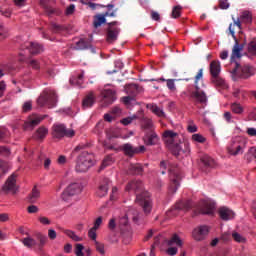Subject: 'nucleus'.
<instances>
[{
    "label": "nucleus",
    "instance_id": "423d86ee",
    "mask_svg": "<svg viewBox=\"0 0 256 256\" xmlns=\"http://www.w3.org/2000/svg\"><path fill=\"white\" fill-rule=\"evenodd\" d=\"M232 20H233V24L229 25L228 31H229V34L234 39L235 44L232 49L230 61L231 63H235V59H241V51H243V47L239 46V40H237V36H235V27H237L238 29H241V22L239 20H236L235 18H232Z\"/></svg>",
    "mask_w": 256,
    "mask_h": 256
},
{
    "label": "nucleus",
    "instance_id": "09e8293b",
    "mask_svg": "<svg viewBox=\"0 0 256 256\" xmlns=\"http://www.w3.org/2000/svg\"><path fill=\"white\" fill-rule=\"evenodd\" d=\"M65 234L68 237H70V239H72V241H76V242L83 241V239L81 237L77 236V234H75V232H73L71 230H66Z\"/></svg>",
    "mask_w": 256,
    "mask_h": 256
},
{
    "label": "nucleus",
    "instance_id": "052dcab7",
    "mask_svg": "<svg viewBox=\"0 0 256 256\" xmlns=\"http://www.w3.org/2000/svg\"><path fill=\"white\" fill-rule=\"evenodd\" d=\"M0 169L2 170L3 174L7 173L9 171V163L0 160Z\"/></svg>",
    "mask_w": 256,
    "mask_h": 256
},
{
    "label": "nucleus",
    "instance_id": "0e129e2a",
    "mask_svg": "<svg viewBox=\"0 0 256 256\" xmlns=\"http://www.w3.org/2000/svg\"><path fill=\"white\" fill-rule=\"evenodd\" d=\"M9 135V131L7 130V128H0V141L2 139H5V137H8Z\"/></svg>",
    "mask_w": 256,
    "mask_h": 256
},
{
    "label": "nucleus",
    "instance_id": "72a5a7b5",
    "mask_svg": "<svg viewBox=\"0 0 256 256\" xmlns=\"http://www.w3.org/2000/svg\"><path fill=\"white\" fill-rule=\"evenodd\" d=\"M147 108L154 113V115H157V117H165V112L163 109H161L159 106L156 104H148Z\"/></svg>",
    "mask_w": 256,
    "mask_h": 256
},
{
    "label": "nucleus",
    "instance_id": "5fc2aeb1",
    "mask_svg": "<svg viewBox=\"0 0 256 256\" xmlns=\"http://www.w3.org/2000/svg\"><path fill=\"white\" fill-rule=\"evenodd\" d=\"M113 163V157L112 156H106L102 162V165L100 169H105V167H109Z\"/></svg>",
    "mask_w": 256,
    "mask_h": 256
},
{
    "label": "nucleus",
    "instance_id": "c03bdc74",
    "mask_svg": "<svg viewBox=\"0 0 256 256\" xmlns=\"http://www.w3.org/2000/svg\"><path fill=\"white\" fill-rule=\"evenodd\" d=\"M248 53L249 55H252V57L256 56V38L249 42Z\"/></svg>",
    "mask_w": 256,
    "mask_h": 256
},
{
    "label": "nucleus",
    "instance_id": "412c9836",
    "mask_svg": "<svg viewBox=\"0 0 256 256\" xmlns=\"http://www.w3.org/2000/svg\"><path fill=\"white\" fill-rule=\"evenodd\" d=\"M218 214L222 221H231V219H235V212L225 206L219 208Z\"/></svg>",
    "mask_w": 256,
    "mask_h": 256
},
{
    "label": "nucleus",
    "instance_id": "4be33fe9",
    "mask_svg": "<svg viewBox=\"0 0 256 256\" xmlns=\"http://www.w3.org/2000/svg\"><path fill=\"white\" fill-rule=\"evenodd\" d=\"M51 3H53V0H40V5L43 7L44 11L51 17V15H59V12L57 9L53 8L51 6Z\"/></svg>",
    "mask_w": 256,
    "mask_h": 256
},
{
    "label": "nucleus",
    "instance_id": "aec40b11",
    "mask_svg": "<svg viewBox=\"0 0 256 256\" xmlns=\"http://www.w3.org/2000/svg\"><path fill=\"white\" fill-rule=\"evenodd\" d=\"M143 141L145 145L151 146V145H157L159 143V136L155 132V130L148 131L145 133L143 137Z\"/></svg>",
    "mask_w": 256,
    "mask_h": 256
},
{
    "label": "nucleus",
    "instance_id": "b1692460",
    "mask_svg": "<svg viewBox=\"0 0 256 256\" xmlns=\"http://www.w3.org/2000/svg\"><path fill=\"white\" fill-rule=\"evenodd\" d=\"M25 47L29 50L31 55H39V53L43 51V46L37 42H27Z\"/></svg>",
    "mask_w": 256,
    "mask_h": 256
},
{
    "label": "nucleus",
    "instance_id": "9b49d317",
    "mask_svg": "<svg viewBox=\"0 0 256 256\" xmlns=\"http://www.w3.org/2000/svg\"><path fill=\"white\" fill-rule=\"evenodd\" d=\"M107 33H106V41L108 43H115L119 37V33H121V29L115 27L117 25V21L108 23Z\"/></svg>",
    "mask_w": 256,
    "mask_h": 256
},
{
    "label": "nucleus",
    "instance_id": "4468645a",
    "mask_svg": "<svg viewBox=\"0 0 256 256\" xmlns=\"http://www.w3.org/2000/svg\"><path fill=\"white\" fill-rule=\"evenodd\" d=\"M101 96H102V105L104 107L113 105V103H115V100L117 99V95L115 94V91L111 89L102 90Z\"/></svg>",
    "mask_w": 256,
    "mask_h": 256
},
{
    "label": "nucleus",
    "instance_id": "79ce46f5",
    "mask_svg": "<svg viewBox=\"0 0 256 256\" xmlns=\"http://www.w3.org/2000/svg\"><path fill=\"white\" fill-rule=\"evenodd\" d=\"M181 11H183L181 5L174 6L171 13L172 19H179V17H181Z\"/></svg>",
    "mask_w": 256,
    "mask_h": 256
},
{
    "label": "nucleus",
    "instance_id": "6e6552de",
    "mask_svg": "<svg viewBox=\"0 0 256 256\" xmlns=\"http://www.w3.org/2000/svg\"><path fill=\"white\" fill-rule=\"evenodd\" d=\"M169 175L171 183L168 191L174 195V193H177V190L179 189V182L181 181V170L177 165L173 164L169 168Z\"/></svg>",
    "mask_w": 256,
    "mask_h": 256
},
{
    "label": "nucleus",
    "instance_id": "6ab92c4d",
    "mask_svg": "<svg viewBox=\"0 0 256 256\" xmlns=\"http://www.w3.org/2000/svg\"><path fill=\"white\" fill-rule=\"evenodd\" d=\"M215 213L214 203H205L202 207L194 211V215H213Z\"/></svg>",
    "mask_w": 256,
    "mask_h": 256
},
{
    "label": "nucleus",
    "instance_id": "0eeeda50",
    "mask_svg": "<svg viewBox=\"0 0 256 256\" xmlns=\"http://www.w3.org/2000/svg\"><path fill=\"white\" fill-rule=\"evenodd\" d=\"M39 107H48V109H53L57 107V94L53 90H44L43 93L37 99Z\"/></svg>",
    "mask_w": 256,
    "mask_h": 256
},
{
    "label": "nucleus",
    "instance_id": "338daca9",
    "mask_svg": "<svg viewBox=\"0 0 256 256\" xmlns=\"http://www.w3.org/2000/svg\"><path fill=\"white\" fill-rule=\"evenodd\" d=\"M28 213H39V208L35 205H30L27 208Z\"/></svg>",
    "mask_w": 256,
    "mask_h": 256
},
{
    "label": "nucleus",
    "instance_id": "dca6fc26",
    "mask_svg": "<svg viewBox=\"0 0 256 256\" xmlns=\"http://www.w3.org/2000/svg\"><path fill=\"white\" fill-rule=\"evenodd\" d=\"M129 217H132L134 223H139V212L137 210H129L125 216L120 218V225L122 227L129 225Z\"/></svg>",
    "mask_w": 256,
    "mask_h": 256
},
{
    "label": "nucleus",
    "instance_id": "f704fd0d",
    "mask_svg": "<svg viewBox=\"0 0 256 256\" xmlns=\"http://www.w3.org/2000/svg\"><path fill=\"white\" fill-rule=\"evenodd\" d=\"M142 129L146 131V133L149 131H154L153 120L149 118H144L142 120Z\"/></svg>",
    "mask_w": 256,
    "mask_h": 256
},
{
    "label": "nucleus",
    "instance_id": "e2e57ef3",
    "mask_svg": "<svg viewBox=\"0 0 256 256\" xmlns=\"http://www.w3.org/2000/svg\"><path fill=\"white\" fill-rule=\"evenodd\" d=\"M219 7L220 9H229L230 4L228 0H219Z\"/></svg>",
    "mask_w": 256,
    "mask_h": 256
},
{
    "label": "nucleus",
    "instance_id": "f8f14e48",
    "mask_svg": "<svg viewBox=\"0 0 256 256\" xmlns=\"http://www.w3.org/2000/svg\"><path fill=\"white\" fill-rule=\"evenodd\" d=\"M3 193H17V176L13 173L11 176L8 177L5 184L2 186Z\"/></svg>",
    "mask_w": 256,
    "mask_h": 256
},
{
    "label": "nucleus",
    "instance_id": "bb28decb",
    "mask_svg": "<svg viewBox=\"0 0 256 256\" xmlns=\"http://www.w3.org/2000/svg\"><path fill=\"white\" fill-rule=\"evenodd\" d=\"M191 207H193V202H191V200H187L176 203L174 209L175 211H189Z\"/></svg>",
    "mask_w": 256,
    "mask_h": 256
},
{
    "label": "nucleus",
    "instance_id": "bf43d9fd",
    "mask_svg": "<svg viewBox=\"0 0 256 256\" xmlns=\"http://www.w3.org/2000/svg\"><path fill=\"white\" fill-rule=\"evenodd\" d=\"M88 237H90L92 239V241H97V228L92 227L89 231H88Z\"/></svg>",
    "mask_w": 256,
    "mask_h": 256
},
{
    "label": "nucleus",
    "instance_id": "774afa93",
    "mask_svg": "<svg viewBox=\"0 0 256 256\" xmlns=\"http://www.w3.org/2000/svg\"><path fill=\"white\" fill-rule=\"evenodd\" d=\"M73 13H75V5L71 4L66 8V15H73Z\"/></svg>",
    "mask_w": 256,
    "mask_h": 256
},
{
    "label": "nucleus",
    "instance_id": "cd10ccee",
    "mask_svg": "<svg viewBox=\"0 0 256 256\" xmlns=\"http://www.w3.org/2000/svg\"><path fill=\"white\" fill-rule=\"evenodd\" d=\"M236 21H240V28L238 29L241 30V23H245L246 25H249L250 23L253 22V16L251 15V12L244 11L242 12L240 18H237Z\"/></svg>",
    "mask_w": 256,
    "mask_h": 256
},
{
    "label": "nucleus",
    "instance_id": "473e14b6",
    "mask_svg": "<svg viewBox=\"0 0 256 256\" xmlns=\"http://www.w3.org/2000/svg\"><path fill=\"white\" fill-rule=\"evenodd\" d=\"M167 245L169 247H173V245H177V247H183V240L179 237V235L174 234L170 240L167 241Z\"/></svg>",
    "mask_w": 256,
    "mask_h": 256
},
{
    "label": "nucleus",
    "instance_id": "603ef678",
    "mask_svg": "<svg viewBox=\"0 0 256 256\" xmlns=\"http://www.w3.org/2000/svg\"><path fill=\"white\" fill-rule=\"evenodd\" d=\"M9 35V30L3 26V24H0V41H3V39H7V36Z\"/></svg>",
    "mask_w": 256,
    "mask_h": 256
},
{
    "label": "nucleus",
    "instance_id": "13d9d810",
    "mask_svg": "<svg viewBox=\"0 0 256 256\" xmlns=\"http://www.w3.org/2000/svg\"><path fill=\"white\" fill-rule=\"evenodd\" d=\"M135 119H137V115H133L131 117H127L121 120L122 125H131V123H133V121H135Z\"/></svg>",
    "mask_w": 256,
    "mask_h": 256
},
{
    "label": "nucleus",
    "instance_id": "2f4dec72",
    "mask_svg": "<svg viewBox=\"0 0 256 256\" xmlns=\"http://www.w3.org/2000/svg\"><path fill=\"white\" fill-rule=\"evenodd\" d=\"M23 243L24 247L27 249H33V247H37V240L33 239L31 236H28L20 240Z\"/></svg>",
    "mask_w": 256,
    "mask_h": 256
},
{
    "label": "nucleus",
    "instance_id": "7c9ffc66",
    "mask_svg": "<svg viewBox=\"0 0 256 256\" xmlns=\"http://www.w3.org/2000/svg\"><path fill=\"white\" fill-rule=\"evenodd\" d=\"M122 151H124L125 155L133 157V155L139 153V148H135L131 144H124L122 146Z\"/></svg>",
    "mask_w": 256,
    "mask_h": 256
},
{
    "label": "nucleus",
    "instance_id": "de8ad7c7",
    "mask_svg": "<svg viewBox=\"0 0 256 256\" xmlns=\"http://www.w3.org/2000/svg\"><path fill=\"white\" fill-rule=\"evenodd\" d=\"M37 239L39 241L38 249H43L44 245L47 243V236L43 234H37Z\"/></svg>",
    "mask_w": 256,
    "mask_h": 256
},
{
    "label": "nucleus",
    "instance_id": "58836bf2",
    "mask_svg": "<svg viewBox=\"0 0 256 256\" xmlns=\"http://www.w3.org/2000/svg\"><path fill=\"white\" fill-rule=\"evenodd\" d=\"M91 47V42L89 40L80 39L76 43V49L82 51L83 49H89Z\"/></svg>",
    "mask_w": 256,
    "mask_h": 256
},
{
    "label": "nucleus",
    "instance_id": "5701e85b",
    "mask_svg": "<svg viewBox=\"0 0 256 256\" xmlns=\"http://www.w3.org/2000/svg\"><path fill=\"white\" fill-rule=\"evenodd\" d=\"M109 183H111V181L109 180V178H104L97 190V196L98 197H105L109 191Z\"/></svg>",
    "mask_w": 256,
    "mask_h": 256
},
{
    "label": "nucleus",
    "instance_id": "4c0bfd02",
    "mask_svg": "<svg viewBox=\"0 0 256 256\" xmlns=\"http://www.w3.org/2000/svg\"><path fill=\"white\" fill-rule=\"evenodd\" d=\"M83 77L84 72L80 73L78 76L70 78L71 85H77V87H81V85H83Z\"/></svg>",
    "mask_w": 256,
    "mask_h": 256
},
{
    "label": "nucleus",
    "instance_id": "a211bd4d",
    "mask_svg": "<svg viewBox=\"0 0 256 256\" xmlns=\"http://www.w3.org/2000/svg\"><path fill=\"white\" fill-rule=\"evenodd\" d=\"M95 101H97V96L95 95V92H88L82 100V108L91 109V107L95 105Z\"/></svg>",
    "mask_w": 256,
    "mask_h": 256
},
{
    "label": "nucleus",
    "instance_id": "f03ea898",
    "mask_svg": "<svg viewBox=\"0 0 256 256\" xmlns=\"http://www.w3.org/2000/svg\"><path fill=\"white\" fill-rule=\"evenodd\" d=\"M203 80V68H201L195 76L194 87L195 91L191 93V98L193 99L195 105H200V109H205L207 107L208 98L207 94L201 90L199 87V82Z\"/></svg>",
    "mask_w": 256,
    "mask_h": 256
},
{
    "label": "nucleus",
    "instance_id": "39448f33",
    "mask_svg": "<svg viewBox=\"0 0 256 256\" xmlns=\"http://www.w3.org/2000/svg\"><path fill=\"white\" fill-rule=\"evenodd\" d=\"M95 165V155L87 151L81 152L77 158L75 171L77 173H87Z\"/></svg>",
    "mask_w": 256,
    "mask_h": 256
},
{
    "label": "nucleus",
    "instance_id": "a18cd8bd",
    "mask_svg": "<svg viewBox=\"0 0 256 256\" xmlns=\"http://www.w3.org/2000/svg\"><path fill=\"white\" fill-rule=\"evenodd\" d=\"M245 159L247 161H252L253 159H256V148L255 147H252L249 149V151L245 155Z\"/></svg>",
    "mask_w": 256,
    "mask_h": 256
},
{
    "label": "nucleus",
    "instance_id": "f257e3e1",
    "mask_svg": "<svg viewBox=\"0 0 256 256\" xmlns=\"http://www.w3.org/2000/svg\"><path fill=\"white\" fill-rule=\"evenodd\" d=\"M126 191L133 192L136 195V203L143 208L145 215H149L153 209V204L151 202V194L145 190L143 187V182L141 180H131L127 183Z\"/></svg>",
    "mask_w": 256,
    "mask_h": 256
},
{
    "label": "nucleus",
    "instance_id": "3c124183",
    "mask_svg": "<svg viewBox=\"0 0 256 256\" xmlns=\"http://www.w3.org/2000/svg\"><path fill=\"white\" fill-rule=\"evenodd\" d=\"M175 79H167L166 80V86L169 89V91L175 92L177 91V87L175 86Z\"/></svg>",
    "mask_w": 256,
    "mask_h": 256
},
{
    "label": "nucleus",
    "instance_id": "e433bc0d",
    "mask_svg": "<svg viewBox=\"0 0 256 256\" xmlns=\"http://www.w3.org/2000/svg\"><path fill=\"white\" fill-rule=\"evenodd\" d=\"M106 21L107 20L105 19L104 15L98 14L94 16L93 27L95 29H98V27H101V25H103V23H105Z\"/></svg>",
    "mask_w": 256,
    "mask_h": 256
},
{
    "label": "nucleus",
    "instance_id": "7ed1b4c3",
    "mask_svg": "<svg viewBox=\"0 0 256 256\" xmlns=\"http://www.w3.org/2000/svg\"><path fill=\"white\" fill-rule=\"evenodd\" d=\"M163 141H164L167 149H169V151H171V153L173 155H175L176 157L178 155H181L183 149L181 148V145L179 144V143H181V139L179 138L178 133L173 132L172 130L164 131Z\"/></svg>",
    "mask_w": 256,
    "mask_h": 256
},
{
    "label": "nucleus",
    "instance_id": "2eb2a0df",
    "mask_svg": "<svg viewBox=\"0 0 256 256\" xmlns=\"http://www.w3.org/2000/svg\"><path fill=\"white\" fill-rule=\"evenodd\" d=\"M41 121H43V118H40L37 115L29 116L28 119L24 122V131H33V129H35V127H37Z\"/></svg>",
    "mask_w": 256,
    "mask_h": 256
},
{
    "label": "nucleus",
    "instance_id": "69168bd1",
    "mask_svg": "<svg viewBox=\"0 0 256 256\" xmlns=\"http://www.w3.org/2000/svg\"><path fill=\"white\" fill-rule=\"evenodd\" d=\"M83 149H87V144H79L74 148L73 153H79V151H83Z\"/></svg>",
    "mask_w": 256,
    "mask_h": 256
},
{
    "label": "nucleus",
    "instance_id": "1a4fd4ad",
    "mask_svg": "<svg viewBox=\"0 0 256 256\" xmlns=\"http://www.w3.org/2000/svg\"><path fill=\"white\" fill-rule=\"evenodd\" d=\"M52 137L63 139V137H75V130L67 129L63 124H54L52 127Z\"/></svg>",
    "mask_w": 256,
    "mask_h": 256
},
{
    "label": "nucleus",
    "instance_id": "c9c22d12",
    "mask_svg": "<svg viewBox=\"0 0 256 256\" xmlns=\"http://www.w3.org/2000/svg\"><path fill=\"white\" fill-rule=\"evenodd\" d=\"M211 81L214 85H216V87H222V89H225V87H227L225 80L219 75L212 76Z\"/></svg>",
    "mask_w": 256,
    "mask_h": 256
},
{
    "label": "nucleus",
    "instance_id": "4d7b16f0",
    "mask_svg": "<svg viewBox=\"0 0 256 256\" xmlns=\"http://www.w3.org/2000/svg\"><path fill=\"white\" fill-rule=\"evenodd\" d=\"M192 141L195 143H205L206 139L201 134H193Z\"/></svg>",
    "mask_w": 256,
    "mask_h": 256
},
{
    "label": "nucleus",
    "instance_id": "864d4df0",
    "mask_svg": "<svg viewBox=\"0 0 256 256\" xmlns=\"http://www.w3.org/2000/svg\"><path fill=\"white\" fill-rule=\"evenodd\" d=\"M231 111H233V113H236V114H241L243 113V106H241V104L239 103H234L231 105Z\"/></svg>",
    "mask_w": 256,
    "mask_h": 256
},
{
    "label": "nucleus",
    "instance_id": "6e6d98bb",
    "mask_svg": "<svg viewBox=\"0 0 256 256\" xmlns=\"http://www.w3.org/2000/svg\"><path fill=\"white\" fill-rule=\"evenodd\" d=\"M231 239H233V234H231V232H224L220 237V240L223 241V243H228Z\"/></svg>",
    "mask_w": 256,
    "mask_h": 256
},
{
    "label": "nucleus",
    "instance_id": "393cba45",
    "mask_svg": "<svg viewBox=\"0 0 256 256\" xmlns=\"http://www.w3.org/2000/svg\"><path fill=\"white\" fill-rule=\"evenodd\" d=\"M211 77H217V75H221V62L219 60H213L209 66Z\"/></svg>",
    "mask_w": 256,
    "mask_h": 256
},
{
    "label": "nucleus",
    "instance_id": "a878e982",
    "mask_svg": "<svg viewBox=\"0 0 256 256\" xmlns=\"http://www.w3.org/2000/svg\"><path fill=\"white\" fill-rule=\"evenodd\" d=\"M39 197H41V190L37 186H34L31 193L27 196L26 201L31 204L37 203Z\"/></svg>",
    "mask_w": 256,
    "mask_h": 256
},
{
    "label": "nucleus",
    "instance_id": "f3484780",
    "mask_svg": "<svg viewBox=\"0 0 256 256\" xmlns=\"http://www.w3.org/2000/svg\"><path fill=\"white\" fill-rule=\"evenodd\" d=\"M207 235H209V228L207 226H200L192 232V237L195 241H203Z\"/></svg>",
    "mask_w": 256,
    "mask_h": 256
},
{
    "label": "nucleus",
    "instance_id": "9d476101",
    "mask_svg": "<svg viewBox=\"0 0 256 256\" xmlns=\"http://www.w3.org/2000/svg\"><path fill=\"white\" fill-rule=\"evenodd\" d=\"M243 149H245V143L239 141V138L232 140L227 148L229 155H233L234 157L243 155Z\"/></svg>",
    "mask_w": 256,
    "mask_h": 256
},
{
    "label": "nucleus",
    "instance_id": "49530a36",
    "mask_svg": "<svg viewBox=\"0 0 256 256\" xmlns=\"http://www.w3.org/2000/svg\"><path fill=\"white\" fill-rule=\"evenodd\" d=\"M94 245H95L96 251L100 253V255H105V244L95 240Z\"/></svg>",
    "mask_w": 256,
    "mask_h": 256
},
{
    "label": "nucleus",
    "instance_id": "37998d69",
    "mask_svg": "<svg viewBox=\"0 0 256 256\" xmlns=\"http://www.w3.org/2000/svg\"><path fill=\"white\" fill-rule=\"evenodd\" d=\"M232 239L236 242V243H246L247 239L241 235L239 232H232Z\"/></svg>",
    "mask_w": 256,
    "mask_h": 256
},
{
    "label": "nucleus",
    "instance_id": "c85d7f7f",
    "mask_svg": "<svg viewBox=\"0 0 256 256\" xmlns=\"http://www.w3.org/2000/svg\"><path fill=\"white\" fill-rule=\"evenodd\" d=\"M49 133V130L45 127V126H41L39 127L35 134L34 137L38 140V141H43V139H45V137H47V134Z\"/></svg>",
    "mask_w": 256,
    "mask_h": 256
},
{
    "label": "nucleus",
    "instance_id": "20e7f679",
    "mask_svg": "<svg viewBox=\"0 0 256 256\" xmlns=\"http://www.w3.org/2000/svg\"><path fill=\"white\" fill-rule=\"evenodd\" d=\"M255 74V66L235 62V68L232 70V79L233 81H239V79L247 80L251 79V77H255Z\"/></svg>",
    "mask_w": 256,
    "mask_h": 256
},
{
    "label": "nucleus",
    "instance_id": "8fccbe9b",
    "mask_svg": "<svg viewBox=\"0 0 256 256\" xmlns=\"http://www.w3.org/2000/svg\"><path fill=\"white\" fill-rule=\"evenodd\" d=\"M125 91L128 95H135L137 93V85L130 84L125 87Z\"/></svg>",
    "mask_w": 256,
    "mask_h": 256
},
{
    "label": "nucleus",
    "instance_id": "a19ab883",
    "mask_svg": "<svg viewBox=\"0 0 256 256\" xmlns=\"http://www.w3.org/2000/svg\"><path fill=\"white\" fill-rule=\"evenodd\" d=\"M50 29L54 33H63L65 31H67V28L65 26L59 25L57 23H51Z\"/></svg>",
    "mask_w": 256,
    "mask_h": 256
},
{
    "label": "nucleus",
    "instance_id": "c756f323",
    "mask_svg": "<svg viewBox=\"0 0 256 256\" xmlns=\"http://www.w3.org/2000/svg\"><path fill=\"white\" fill-rule=\"evenodd\" d=\"M201 163L204 165V167H206L208 169H213V167H215V165H216L215 160L213 158H211V156H209V155L202 156Z\"/></svg>",
    "mask_w": 256,
    "mask_h": 256
},
{
    "label": "nucleus",
    "instance_id": "680f3d73",
    "mask_svg": "<svg viewBox=\"0 0 256 256\" xmlns=\"http://www.w3.org/2000/svg\"><path fill=\"white\" fill-rule=\"evenodd\" d=\"M33 109V105L31 104V101L25 102L22 106V110L24 113H28V111H31Z\"/></svg>",
    "mask_w": 256,
    "mask_h": 256
},
{
    "label": "nucleus",
    "instance_id": "ea45409f",
    "mask_svg": "<svg viewBox=\"0 0 256 256\" xmlns=\"http://www.w3.org/2000/svg\"><path fill=\"white\" fill-rule=\"evenodd\" d=\"M130 173L132 175H143V166L141 164H132L130 166Z\"/></svg>",
    "mask_w": 256,
    "mask_h": 256
},
{
    "label": "nucleus",
    "instance_id": "ddd939ff",
    "mask_svg": "<svg viewBox=\"0 0 256 256\" xmlns=\"http://www.w3.org/2000/svg\"><path fill=\"white\" fill-rule=\"evenodd\" d=\"M81 193V184L72 183L62 193L63 201H69L70 197L79 195Z\"/></svg>",
    "mask_w": 256,
    "mask_h": 256
}]
</instances>
